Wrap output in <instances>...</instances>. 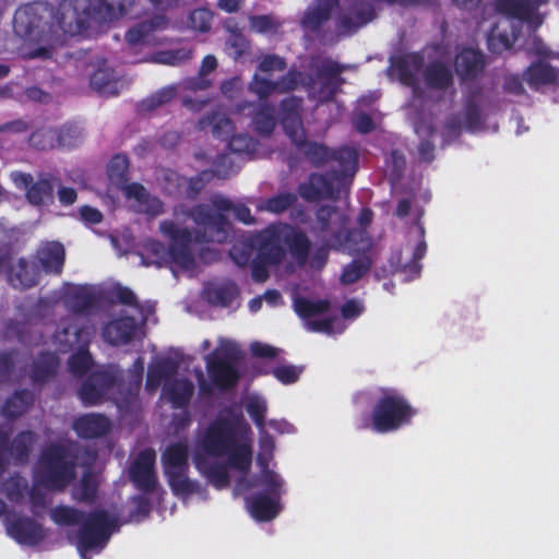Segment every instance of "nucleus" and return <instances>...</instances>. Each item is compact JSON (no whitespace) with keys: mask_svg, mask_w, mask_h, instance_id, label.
Segmentation results:
<instances>
[{"mask_svg":"<svg viewBox=\"0 0 559 559\" xmlns=\"http://www.w3.org/2000/svg\"><path fill=\"white\" fill-rule=\"evenodd\" d=\"M253 241L257 257L251 261V276L257 283L265 282L270 275L267 267L281 265L287 253L299 266H305L311 249L306 231L284 222L271 223L257 233Z\"/></svg>","mask_w":559,"mask_h":559,"instance_id":"nucleus-1","label":"nucleus"},{"mask_svg":"<svg viewBox=\"0 0 559 559\" xmlns=\"http://www.w3.org/2000/svg\"><path fill=\"white\" fill-rule=\"evenodd\" d=\"M250 428L241 415H218L205 428L199 439V448L209 456L228 457V465L248 473L252 464Z\"/></svg>","mask_w":559,"mask_h":559,"instance_id":"nucleus-2","label":"nucleus"},{"mask_svg":"<svg viewBox=\"0 0 559 559\" xmlns=\"http://www.w3.org/2000/svg\"><path fill=\"white\" fill-rule=\"evenodd\" d=\"M97 452L88 447H67L52 443L40 455L41 484L50 491L62 492L76 478V466L94 471Z\"/></svg>","mask_w":559,"mask_h":559,"instance_id":"nucleus-3","label":"nucleus"},{"mask_svg":"<svg viewBox=\"0 0 559 559\" xmlns=\"http://www.w3.org/2000/svg\"><path fill=\"white\" fill-rule=\"evenodd\" d=\"M159 231L168 241L166 247L162 241L150 239L144 245L142 255L145 265L157 267L174 263L182 270H192L195 266L193 245L194 235L188 227H181L171 219L159 223Z\"/></svg>","mask_w":559,"mask_h":559,"instance_id":"nucleus-4","label":"nucleus"},{"mask_svg":"<svg viewBox=\"0 0 559 559\" xmlns=\"http://www.w3.org/2000/svg\"><path fill=\"white\" fill-rule=\"evenodd\" d=\"M13 31L19 37L35 43L48 41L59 31L68 32L59 11L43 1L17 8L13 16Z\"/></svg>","mask_w":559,"mask_h":559,"instance_id":"nucleus-5","label":"nucleus"},{"mask_svg":"<svg viewBox=\"0 0 559 559\" xmlns=\"http://www.w3.org/2000/svg\"><path fill=\"white\" fill-rule=\"evenodd\" d=\"M379 394L370 413L374 432L390 433L412 424L418 411L402 392L395 388L382 386L379 388Z\"/></svg>","mask_w":559,"mask_h":559,"instance_id":"nucleus-6","label":"nucleus"},{"mask_svg":"<svg viewBox=\"0 0 559 559\" xmlns=\"http://www.w3.org/2000/svg\"><path fill=\"white\" fill-rule=\"evenodd\" d=\"M211 204L216 211L207 204L200 203L186 212L198 226L192 230L195 243H224L230 236L231 225L224 213L233 211L234 203L225 197L214 195Z\"/></svg>","mask_w":559,"mask_h":559,"instance_id":"nucleus-7","label":"nucleus"},{"mask_svg":"<svg viewBox=\"0 0 559 559\" xmlns=\"http://www.w3.org/2000/svg\"><path fill=\"white\" fill-rule=\"evenodd\" d=\"M297 151L313 166L321 167L328 162L335 163L332 166V175L341 178L344 175H355L357 171V152L348 146L331 150L329 146L316 141L307 140L306 131L290 138Z\"/></svg>","mask_w":559,"mask_h":559,"instance_id":"nucleus-8","label":"nucleus"},{"mask_svg":"<svg viewBox=\"0 0 559 559\" xmlns=\"http://www.w3.org/2000/svg\"><path fill=\"white\" fill-rule=\"evenodd\" d=\"M76 533V548L81 556L94 549H103L117 525L115 518L104 509H96L85 512L83 520L79 523Z\"/></svg>","mask_w":559,"mask_h":559,"instance_id":"nucleus-9","label":"nucleus"},{"mask_svg":"<svg viewBox=\"0 0 559 559\" xmlns=\"http://www.w3.org/2000/svg\"><path fill=\"white\" fill-rule=\"evenodd\" d=\"M241 359L240 349L229 344L221 352L214 350L206 357V370L212 384L219 391L226 392L234 389L239 380L238 362Z\"/></svg>","mask_w":559,"mask_h":559,"instance_id":"nucleus-10","label":"nucleus"},{"mask_svg":"<svg viewBox=\"0 0 559 559\" xmlns=\"http://www.w3.org/2000/svg\"><path fill=\"white\" fill-rule=\"evenodd\" d=\"M355 175H344L335 178L332 168L325 174L311 173L308 180L299 183L298 194L307 202L321 200L336 201L342 188L349 186Z\"/></svg>","mask_w":559,"mask_h":559,"instance_id":"nucleus-11","label":"nucleus"},{"mask_svg":"<svg viewBox=\"0 0 559 559\" xmlns=\"http://www.w3.org/2000/svg\"><path fill=\"white\" fill-rule=\"evenodd\" d=\"M156 453L147 448L138 453L130 464L128 476L133 486L142 493H154L159 487L155 469Z\"/></svg>","mask_w":559,"mask_h":559,"instance_id":"nucleus-12","label":"nucleus"},{"mask_svg":"<svg viewBox=\"0 0 559 559\" xmlns=\"http://www.w3.org/2000/svg\"><path fill=\"white\" fill-rule=\"evenodd\" d=\"M37 439L36 432L23 430L11 440L9 431L0 429V475L5 472L9 464L7 453L15 463L24 464L28 461Z\"/></svg>","mask_w":559,"mask_h":559,"instance_id":"nucleus-13","label":"nucleus"},{"mask_svg":"<svg viewBox=\"0 0 559 559\" xmlns=\"http://www.w3.org/2000/svg\"><path fill=\"white\" fill-rule=\"evenodd\" d=\"M14 181L26 190L25 197L34 206L49 205L55 200V188L59 179L51 174H43L36 181L31 174L17 173Z\"/></svg>","mask_w":559,"mask_h":559,"instance_id":"nucleus-14","label":"nucleus"},{"mask_svg":"<svg viewBox=\"0 0 559 559\" xmlns=\"http://www.w3.org/2000/svg\"><path fill=\"white\" fill-rule=\"evenodd\" d=\"M348 219L346 216H340V223L335 230L329 237L320 238L321 245L318 246L312 253H308L306 264L313 270L321 271L328 263L330 251H338L343 249L350 240V230L347 227Z\"/></svg>","mask_w":559,"mask_h":559,"instance_id":"nucleus-15","label":"nucleus"},{"mask_svg":"<svg viewBox=\"0 0 559 559\" xmlns=\"http://www.w3.org/2000/svg\"><path fill=\"white\" fill-rule=\"evenodd\" d=\"M116 382L117 377L114 371L96 369L81 384L78 391L79 397L84 405H98Z\"/></svg>","mask_w":559,"mask_h":559,"instance_id":"nucleus-16","label":"nucleus"},{"mask_svg":"<svg viewBox=\"0 0 559 559\" xmlns=\"http://www.w3.org/2000/svg\"><path fill=\"white\" fill-rule=\"evenodd\" d=\"M344 71L345 67L343 64L331 59L322 60L316 68L314 76L312 78L314 82L317 80L320 81L316 96L320 103H329L334 99L341 86L344 84V79L341 76Z\"/></svg>","mask_w":559,"mask_h":559,"instance_id":"nucleus-17","label":"nucleus"},{"mask_svg":"<svg viewBox=\"0 0 559 559\" xmlns=\"http://www.w3.org/2000/svg\"><path fill=\"white\" fill-rule=\"evenodd\" d=\"M486 64L485 55L480 50L471 47L460 50L453 61L455 73L461 83L474 82L481 78Z\"/></svg>","mask_w":559,"mask_h":559,"instance_id":"nucleus-18","label":"nucleus"},{"mask_svg":"<svg viewBox=\"0 0 559 559\" xmlns=\"http://www.w3.org/2000/svg\"><path fill=\"white\" fill-rule=\"evenodd\" d=\"M523 80L534 92H543L546 87L559 86V68L548 61H533L523 72Z\"/></svg>","mask_w":559,"mask_h":559,"instance_id":"nucleus-19","label":"nucleus"},{"mask_svg":"<svg viewBox=\"0 0 559 559\" xmlns=\"http://www.w3.org/2000/svg\"><path fill=\"white\" fill-rule=\"evenodd\" d=\"M7 532L10 537L25 546H36L45 538L43 526L28 516L8 520Z\"/></svg>","mask_w":559,"mask_h":559,"instance_id":"nucleus-20","label":"nucleus"},{"mask_svg":"<svg viewBox=\"0 0 559 559\" xmlns=\"http://www.w3.org/2000/svg\"><path fill=\"white\" fill-rule=\"evenodd\" d=\"M139 325L133 317L126 316L106 323L103 337L106 343L120 346L130 344L136 336Z\"/></svg>","mask_w":559,"mask_h":559,"instance_id":"nucleus-21","label":"nucleus"},{"mask_svg":"<svg viewBox=\"0 0 559 559\" xmlns=\"http://www.w3.org/2000/svg\"><path fill=\"white\" fill-rule=\"evenodd\" d=\"M302 104V98L296 95L285 97L280 103V121L289 139L305 131L301 120Z\"/></svg>","mask_w":559,"mask_h":559,"instance_id":"nucleus-22","label":"nucleus"},{"mask_svg":"<svg viewBox=\"0 0 559 559\" xmlns=\"http://www.w3.org/2000/svg\"><path fill=\"white\" fill-rule=\"evenodd\" d=\"M423 79L430 91L447 92L454 86V74L451 67L440 59L430 61L423 70Z\"/></svg>","mask_w":559,"mask_h":559,"instance_id":"nucleus-23","label":"nucleus"},{"mask_svg":"<svg viewBox=\"0 0 559 559\" xmlns=\"http://www.w3.org/2000/svg\"><path fill=\"white\" fill-rule=\"evenodd\" d=\"M110 420L102 414H84L72 423L75 433L86 440L102 438L110 431Z\"/></svg>","mask_w":559,"mask_h":559,"instance_id":"nucleus-24","label":"nucleus"},{"mask_svg":"<svg viewBox=\"0 0 559 559\" xmlns=\"http://www.w3.org/2000/svg\"><path fill=\"white\" fill-rule=\"evenodd\" d=\"M38 262L46 274L61 275L66 262V249L59 241H47L36 252Z\"/></svg>","mask_w":559,"mask_h":559,"instance_id":"nucleus-25","label":"nucleus"},{"mask_svg":"<svg viewBox=\"0 0 559 559\" xmlns=\"http://www.w3.org/2000/svg\"><path fill=\"white\" fill-rule=\"evenodd\" d=\"M40 272L35 264L29 263L25 258H20L15 264L8 270L9 284L19 290H26L39 283Z\"/></svg>","mask_w":559,"mask_h":559,"instance_id":"nucleus-26","label":"nucleus"},{"mask_svg":"<svg viewBox=\"0 0 559 559\" xmlns=\"http://www.w3.org/2000/svg\"><path fill=\"white\" fill-rule=\"evenodd\" d=\"M168 19L164 14H155L151 19L141 21L130 27L126 33V41L130 46L139 44H150V36L157 31H163L168 26Z\"/></svg>","mask_w":559,"mask_h":559,"instance_id":"nucleus-27","label":"nucleus"},{"mask_svg":"<svg viewBox=\"0 0 559 559\" xmlns=\"http://www.w3.org/2000/svg\"><path fill=\"white\" fill-rule=\"evenodd\" d=\"M247 506L251 516L258 522H270L275 519L282 510L281 499L260 492L248 497Z\"/></svg>","mask_w":559,"mask_h":559,"instance_id":"nucleus-28","label":"nucleus"},{"mask_svg":"<svg viewBox=\"0 0 559 559\" xmlns=\"http://www.w3.org/2000/svg\"><path fill=\"white\" fill-rule=\"evenodd\" d=\"M64 302L75 314H88L98 302L95 293L86 285L73 286L64 295Z\"/></svg>","mask_w":559,"mask_h":559,"instance_id":"nucleus-29","label":"nucleus"},{"mask_svg":"<svg viewBox=\"0 0 559 559\" xmlns=\"http://www.w3.org/2000/svg\"><path fill=\"white\" fill-rule=\"evenodd\" d=\"M377 13L373 5L369 2L356 3L349 14H343L337 22V26L345 33H354L361 26H365L373 19Z\"/></svg>","mask_w":559,"mask_h":559,"instance_id":"nucleus-30","label":"nucleus"},{"mask_svg":"<svg viewBox=\"0 0 559 559\" xmlns=\"http://www.w3.org/2000/svg\"><path fill=\"white\" fill-rule=\"evenodd\" d=\"M549 0H496V10L509 17L528 21L535 11Z\"/></svg>","mask_w":559,"mask_h":559,"instance_id":"nucleus-31","label":"nucleus"},{"mask_svg":"<svg viewBox=\"0 0 559 559\" xmlns=\"http://www.w3.org/2000/svg\"><path fill=\"white\" fill-rule=\"evenodd\" d=\"M197 127L200 131L211 129L213 136L221 140H228L235 130L231 119L219 110H213L201 117Z\"/></svg>","mask_w":559,"mask_h":559,"instance_id":"nucleus-32","label":"nucleus"},{"mask_svg":"<svg viewBox=\"0 0 559 559\" xmlns=\"http://www.w3.org/2000/svg\"><path fill=\"white\" fill-rule=\"evenodd\" d=\"M59 358L50 352L40 353L33 361L31 379L34 383H46L51 380L59 368Z\"/></svg>","mask_w":559,"mask_h":559,"instance_id":"nucleus-33","label":"nucleus"},{"mask_svg":"<svg viewBox=\"0 0 559 559\" xmlns=\"http://www.w3.org/2000/svg\"><path fill=\"white\" fill-rule=\"evenodd\" d=\"M338 4V0H318L317 5L305 13L301 21L304 27L318 32L330 20L332 12Z\"/></svg>","mask_w":559,"mask_h":559,"instance_id":"nucleus-34","label":"nucleus"},{"mask_svg":"<svg viewBox=\"0 0 559 559\" xmlns=\"http://www.w3.org/2000/svg\"><path fill=\"white\" fill-rule=\"evenodd\" d=\"M423 64L424 58L418 52L400 56L392 63L400 82L405 86H413L415 84V73L423 68Z\"/></svg>","mask_w":559,"mask_h":559,"instance_id":"nucleus-35","label":"nucleus"},{"mask_svg":"<svg viewBox=\"0 0 559 559\" xmlns=\"http://www.w3.org/2000/svg\"><path fill=\"white\" fill-rule=\"evenodd\" d=\"M34 393L27 389H20L9 396L1 408L5 418L15 419L24 415L34 404Z\"/></svg>","mask_w":559,"mask_h":559,"instance_id":"nucleus-36","label":"nucleus"},{"mask_svg":"<svg viewBox=\"0 0 559 559\" xmlns=\"http://www.w3.org/2000/svg\"><path fill=\"white\" fill-rule=\"evenodd\" d=\"M165 394L173 408H186L194 393V385L189 379H177L165 385Z\"/></svg>","mask_w":559,"mask_h":559,"instance_id":"nucleus-37","label":"nucleus"},{"mask_svg":"<svg viewBox=\"0 0 559 559\" xmlns=\"http://www.w3.org/2000/svg\"><path fill=\"white\" fill-rule=\"evenodd\" d=\"M197 468L207 478L216 489H225L229 486L230 477L228 466L223 463L207 464L200 455L195 456Z\"/></svg>","mask_w":559,"mask_h":559,"instance_id":"nucleus-38","label":"nucleus"},{"mask_svg":"<svg viewBox=\"0 0 559 559\" xmlns=\"http://www.w3.org/2000/svg\"><path fill=\"white\" fill-rule=\"evenodd\" d=\"M98 476L94 471H83L78 485L72 490V498L81 503L92 504L98 495Z\"/></svg>","mask_w":559,"mask_h":559,"instance_id":"nucleus-39","label":"nucleus"},{"mask_svg":"<svg viewBox=\"0 0 559 559\" xmlns=\"http://www.w3.org/2000/svg\"><path fill=\"white\" fill-rule=\"evenodd\" d=\"M189 450L185 442L169 444L162 454L164 474L178 469H188Z\"/></svg>","mask_w":559,"mask_h":559,"instance_id":"nucleus-40","label":"nucleus"},{"mask_svg":"<svg viewBox=\"0 0 559 559\" xmlns=\"http://www.w3.org/2000/svg\"><path fill=\"white\" fill-rule=\"evenodd\" d=\"M250 486L260 487L263 489L262 493L277 499H281L285 492L283 478L277 473L270 469L267 463L263 464L260 475L253 478Z\"/></svg>","mask_w":559,"mask_h":559,"instance_id":"nucleus-41","label":"nucleus"},{"mask_svg":"<svg viewBox=\"0 0 559 559\" xmlns=\"http://www.w3.org/2000/svg\"><path fill=\"white\" fill-rule=\"evenodd\" d=\"M481 88L477 87L468 93L463 103L464 124L467 131L479 130L483 126L481 109L477 103Z\"/></svg>","mask_w":559,"mask_h":559,"instance_id":"nucleus-42","label":"nucleus"},{"mask_svg":"<svg viewBox=\"0 0 559 559\" xmlns=\"http://www.w3.org/2000/svg\"><path fill=\"white\" fill-rule=\"evenodd\" d=\"M90 85L100 95H118V81L111 68H97L91 75Z\"/></svg>","mask_w":559,"mask_h":559,"instance_id":"nucleus-43","label":"nucleus"},{"mask_svg":"<svg viewBox=\"0 0 559 559\" xmlns=\"http://www.w3.org/2000/svg\"><path fill=\"white\" fill-rule=\"evenodd\" d=\"M188 469H178L165 473L168 485L173 493L177 497H189L201 491V486L197 480H192L187 476Z\"/></svg>","mask_w":559,"mask_h":559,"instance_id":"nucleus-44","label":"nucleus"},{"mask_svg":"<svg viewBox=\"0 0 559 559\" xmlns=\"http://www.w3.org/2000/svg\"><path fill=\"white\" fill-rule=\"evenodd\" d=\"M252 124L260 135H271L276 127L275 107L269 102L259 103L252 117Z\"/></svg>","mask_w":559,"mask_h":559,"instance_id":"nucleus-45","label":"nucleus"},{"mask_svg":"<svg viewBox=\"0 0 559 559\" xmlns=\"http://www.w3.org/2000/svg\"><path fill=\"white\" fill-rule=\"evenodd\" d=\"M371 266V258L364 253L343 267L340 282L343 285L355 284L370 271Z\"/></svg>","mask_w":559,"mask_h":559,"instance_id":"nucleus-46","label":"nucleus"},{"mask_svg":"<svg viewBox=\"0 0 559 559\" xmlns=\"http://www.w3.org/2000/svg\"><path fill=\"white\" fill-rule=\"evenodd\" d=\"M277 93L285 94L295 91L299 85L305 86L308 91L314 88V79L297 69H289L286 74L282 75L277 81Z\"/></svg>","mask_w":559,"mask_h":559,"instance_id":"nucleus-47","label":"nucleus"},{"mask_svg":"<svg viewBox=\"0 0 559 559\" xmlns=\"http://www.w3.org/2000/svg\"><path fill=\"white\" fill-rule=\"evenodd\" d=\"M127 11L124 3L109 2L108 0H94L91 4L90 15L99 22H112L121 17Z\"/></svg>","mask_w":559,"mask_h":559,"instance_id":"nucleus-48","label":"nucleus"},{"mask_svg":"<svg viewBox=\"0 0 559 559\" xmlns=\"http://www.w3.org/2000/svg\"><path fill=\"white\" fill-rule=\"evenodd\" d=\"M239 290L236 284H223L206 290V300L209 304L222 308L230 307L238 297Z\"/></svg>","mask_w":559,"mask_h":559,"instance_id":"nucleus-49","label":"nucleus"},{"mask_svg":"<svg viewBox=\"0 0 559 559\" xmlns=\"http://www.w3.org/2000/svg\"><path fill=\"white\" fill-rule=\"evenodd\" d=\"M329 309L330 301L328 299L310 300L306 297L294 299V310L302 319L325 313Z\"/></svg>","mask_w":559,"mask_h":559,"instance_id":"nucleus-50","label":"nucleus"},{"mask_svg":"<svg viewBox=\"0 0 559 559\" xmlns=\"http://www.w3.org/2000/svg\"><path fill=\"white\" fill-rule=\"evenodd\" d=\"M191 57L192 50L181 47L177 49L156 51L151 56L150 60L154 63L178 67L190 60Z\"/></svg>","mask_w":559,"mask_h":559,"instance_id":"nucleus-51","label":"nucleus"},{"mask_svg":"<svg viewBox=\"0 0 559 559\" xmlns=\"http://www.w3.org/2000/svg\"><path fill=\"white\" fill-rule=\"evenodd\" d=\"M176 371L175 365L170 360H164L148 368L145 381V389L154 392L158 389L162 381Z\"/></svg>","mask_w":559,"mask_h":559,"instance_id":"nucleus-52","label":"nucleus"},{"mask_svg":"<svg viewBox=\"0 0 559 559\" xmlns=\"http://www.w3.org/2000/svg\"><path fill=\"white\" fill-rule=\"evenodd\" d=\"M297 202V195L293 192H282L265 199L258 207L273 214H282Z\"/></svg>","mask_w":559,"mask_h":559,"instance_id":"nucleus-53","label":"nucleus"},{"mask_svg":"<svg viewBox=\"0 0 559 559\" xmlns=\"http://www.w3.org/2000/svg\"><path fill=\"white\" fill-rule=\"evenodd\" d=\"M57 148L76 147L83 141L82 129L75 123H66L56 128Z\"/></svg>","mask_w":559,"mask_h":559,"instance_id":"nucleus-54","label":"nucleus"},{"mask_svg":"<svg viewBox=\"0 0 559 559\" xmlns=\"http://www.w3.org/2000/svg\"><path fill=\"white\" fill-rule=\"evenodd\" d=\"M337 213V207L334 205L323 204L316 211V225L313 228L318 238L329 237L333 231L332 216ZM336 228H334L335 230Z\"/></svg>","mask_w":559,"mask_h":559,"instance_id":"nucleus-55","label":"nucleus"},{"mask_svg":"<svg viewBox=\"0 0 559 559\" xmlns=\"http://www.w3.org/2000/svg\"><path fill=\"white\" fill-rule=\"evenodd\" d=\"M85 512L69 506H57L50 511L51 520L61 526L78 525Z\"/></svg>","mask_w":559,"mask_h":559,"instance_id":"nucleus-56","label":"nucleus"},{"mask_svg":"<svg viewBox=\"0 0 559 559\" xmlns=\"http://www.w3.org/2000/svg\"><path fill=\"white\" fill-rule=\"evenodd\" d=\"M93 366V358L88 350L80 349L68 359L69 372L75 378L85 376Z\"/></svg>","mask_w":559,"mask_h":559,"instance_id":"nucleus-57","label":"nucleus"},{"mask_svg":"<svg viewBox=\"0 0 559 559\" xmlns=\"http://www.w3.org/2000/svg\"><path fill=\"white\" fill-rule=\"evenodd\" d=\"M248 88L258 97L260 103L267 102L269 97L277 92L276 81L262 78L258 73L252 76Z\"/></svg>","mask_w":559,"mask_h":559,"instance_id":"nucleus-58","label":"nucleus"},{"mask_svg":"<svg viewBox=\"0 0 559 559\" xmlns=\"http://www.w3.org/2000/svg\"><path fill=\"white\" fill-rule=\"evenodd\" d=\"M56 128L37 129L29 135V144L41 151L57 148Z\"/></svg>","mask_w":559,"mask_h":559,"instance_id":"nucleus-59","label":"nucleus"},{"mask_svg":"<svg viewBox=\"0 0 559 559\" xmlns=\"http://www.w3.org/2000/svg\"><path fill=\"white\" fill-rule=\"evenodd\" d=\"M7 498L13 503H21L28 488L26 479L10 477L3 485Z\"/></svg>","mask_w":559,"mask_h":559,"instance_id":"nucleus-60","label":"nucleus"},{"mask_svg":"<svg viewBox=\"0 0 559 559\" xmlns=\"http://www.w3.org/2000/svg\"><path fill=\"white\" fill-rule=\"evenodd\" d=\"M266 402L258 396L251 397L246 404V412L259 429L265 426Z\"/></svg>","mask_w":559,"mask_h":559,"instance_id":"nucleus-61","label":"nucleus"},{"mask_svg":"<svg viewBox=\"0 0 559 559\" xmlns=\"http://www.w3.org/2000/svg\"><path fill=\"white\" fill-rule=\"evenodd\" d=\"M41 479H43V472L39 474L36 483L32 486V488L28 491L31 511L34 515H38V510H44L48 506L46 492L40 487V486L45 487L41 484Z\"/></svg>","mask_w":559,"mask_h":559,"instance_id":"nucleus-62","label":"nucleus"},{"mask_svg":"<svg viewBox=\"0 0 559 559\" xmlns=\"http://www.w3.org/2000/svg\"><path fill=\"white\" fill-rule=\"evenodd\" d=\"M427 252V243L425 239H421L415 247L412 260L406 263L403 267L404 272L409 274L411 278L419 276L421 272L420 260Z\"/></svg>","mask_w":559,"mask_h":559,"instance_id":"nucleus-63","label":"nucleus"},{"mask_svg":"<svg viewBox=\"0 0 559 559\" xmlns=\"http://www.w3.org/2000/svg\"><path fill=\"white\" fill-rule=\"evenodd\" d=\"M301 372L302 368L294 365H281L272 370V374L283 384H293L297 382Z\"/></svg>","mask_w":559,"mask_h":559,"instance_id":"nucleus-64","label":"nucleus"}]
</instances>
